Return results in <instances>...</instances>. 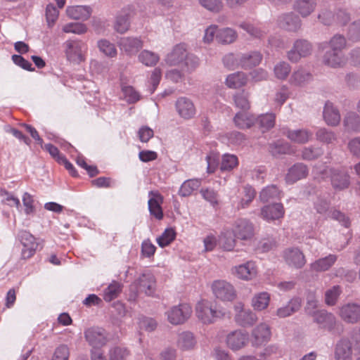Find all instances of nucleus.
<instances>
[{
    "label": "nucleus",
    "instance_id": "1",
    "mask_svg": "<svg viewBox=\"0 0 360 360\" xmlns=\"http://www.w3.org/2000/svg\"><path fill=\"white\" fill-rule=\"evenodd\" d=\"M195 313L198 321L204 325H211L224 319L228 313L223 308H218L212 301L202 299L195 306Z\"/></svg>",
    "mask_w": 360,
    "mask_h": 360
},
{
    "label": "nucleus",
    "instance_id": "2",
    "mask_svg": "<svg viewBox=\"0 0 360 360\" xmlns=\"http://www.w3.org/2000/svg\"><path fill=\"white\" fill-rule=\"evenodd\" d=\"M166 63L169 65H181L186 68L187 70L194 68L198 64V59L193 56H188L185 44L176 45L166 58Z\"/></svg>",
    "mask_w": 360,
    "mask_h": 360
},
{
    "label": "nucleus",
    "instance_id": "3",
    "mask_svg": "<svg viewBox=\"0 0 360 360\" xmlns=\"http://www.w3.org/2000/svg\"><path fill=\"white\" fill-rule=\"evenodd\" d=\"M346 46V40L341 35L334 36L330 41V50L333 51V56L338 57V59H331L332 53L326 52L323 57V62L333 68L341 66L345 63V58L342 54V50Z\"/></svg>",
    "mask_w": 360,
    "mask_h": 360
},
{
    "label": "nucleus",
    "instance_id": "4",
    "mask_svg": "<svg viewBox=\"0 0 360 360\" xmlns=\"http://www.w3.org/2000/svg\"><path fill=\"white\" fill-rule=\"evenodd\" d=\"M165 314L167 320L172 325H182L191 317L193 309L190 304L183 302L171 307Z\"/></svg>",
    "mask_w": 360,
    "mask_h": 360
},
{
    "label": "nucleus",
    "instance_id": "5",
    "mask_svg": "<svg viewBox=\"0 0 360 360\" xmlns=\"http://www.w3.org/2000/svg\"><path fill=\"white\" fill-rule=\"evenodd\" d=\"M65 53L68 61L79 64L86 60V44L80 40H67L65 44Z\"/></svg>",
    "mask_w": 360,
    "mask_h": 360
},
{
    "label": "nucleus",
    "instance_id": "6",
    "mask_svg": "<svg viewBox=\"0 0 360 360\" xmlns=\"http://www.w3.org/2000/svg\"><path fill=\"white\" fill-rule=\"evenodd\" d=\"M211 288L216 298L223 302H232L236 298L237 294L234 286L226 281H214Z\"/></svg>",
    "mask_w": 360,
    "mask_h": 360
},
{
    "label": "nucleus",
    "instance_id": "7",
    "mask_svg": "<svg viewBox=\"0 0 360 360\" xmlns=\"http://www.w3.org/2000/svg\"><path fill=\"white\" fill-rule=\"evenodd\" d=\"M317 173L322 175V178L330 176L332 185L335 189L342 190L348 187L349 176L345 171L331 168L319 169Z\"/></svg>",
    "mask_w": 360,
    "mask_h": 360
},
{
    "label": "nucleus",
    "instance_id": "8",
    "mask_svg": "<svg viewBox=\"0 0 360 360\" xmlns=\"http://www.w3.org/2000/svg\"><path fill=\"white\" fill-rule=\"evenodd\" d=\"M131 288H135L139 292L152 296L156 289L155 276L149 271L144 272L131 284Z\"/></svg>",
    "mask_w": 360,
    "mask_h": 360
},
{
    "label": "nucleus",
    "instance_id": "9",
    "mask_svg": "<svg viewBox=\"0 0 360 360\" xmlns=\"http://www.w3.org/2000/svg\"><path fill=\"white\" fill-rule=\"evenodd\" d=\"M18 237L23 246L21 252V259L26 260L32 257L39 245L36 238L26 231H20Z\"/></svg>",
    "mask_w": 360,
    "mask_h": 360
},
{
    "label": "nucleus",
    "instance_id": "10",
    "mask_svg": "<svg viewBox=\"0 0 360 360\" xmlns=\"http://www.w3.org/2000/svg\"><path fill=\"white\" fill-rule=\"evenodd\" d=\"M231 271L236 277L243 281H251L255 278L258 274L257 266L252 261L236 266Z\"/></svg>",
    "mask_w": 360,
    "mask_h": 360
},
{
    "label": "nucleus",
    "instance_id": "11",
    "mask_svg": "<svg viewBox=\"0 0 360 360\" xmlns=\"http://www.w3.org/2000/svg\"><path fill=\"white\" fill-rule=\"evenodd\" d=\"M235 321L242 326H251L254 324L257 317L256 314L250 309H245L242 302H238L234 306Z\"/></svg>",
    "mask_w": 360,
    "mask_h": 360
},
{
    "label": "nucleus",
    "instance_id": "12",
    "mask_svg": "<svg viewBox=\"0 0 360 360\" xmlns=\"http://www.w3.org/2000/svg\"><path fill=\"white\" fill-rule=\"evenodd\" d=\"M338 315L346 323H357L360 321V305L355 303L344 304L340 307Z\"/></svg>",
    "mask_w": 360,
    "mask_h": 360
},
{
    "label": "nucleus",
    "instance_id": "13",
    "mask_svg": "<svg viewBox=\"0 0 360 360\" xmlns=\"http://www.w3.org/2000/svg\"><path fill=\"white\" fill-rule=\"evenodd\" d=\"M232 232L236 238L247 240L253 237L254 227L249 221L240 219L235 222Z\"/></svg>",
    "mask_w": 360,
    "mask_h": 360
},
{
    "label": "nucleus",
    "instance_id": "14",
    "mask_svg": "<svg viewBox=\"0 0 360 360\" xmlns=\"http://www.w3.org/2000/svg\"><path fill=\"white\" fill-rule=\"evenodd\" d=\"M84 336L93 349L103 347L108 342L105 332L102 328H89L84 332Z\"/></svg>",
    "mask_w": 360,
    "mask_h": 360
},
{
    "label": "nucleus",
    "instance_id": "15",
    "mask_svg": "<svg viewBox=\"0 0 360 360\" xmlns=\"http://www.w3.org/2000/svg\"><path fill=\"white\" fill-rule=\"evenodd\" d=\"M149 200L148 202L149 212L155 219L161 220L163 218L162 204L163 196L157 191H151L148 193Z\"/></svg>",
    "mask_w": 360,
    "mask_h": 360
},
{
    "label": "nucleus",
    "instance_id": "16",
    "mask_svg": "<svg viewBox=\"0 0 360 360\" xmlns=\"http://www.w3.org/2000/svg\"><path fill=\"white\" fill-rule=\"evenodd\" d=\"M285 214V210L281 203H274L264 206L261 209V217L267 221H275L282 219Z\"/></svg>",
    "mask_w": 360,
    "mask_h": 360
},
{
    "label": "nucleus",
    "instance_id": "17",
    "mask_svg": "<svg viewBox=\"0 0 360 360\" xmlns=\"http://www.w3.org/2000/svg\"><path fill=\"white\" fill-rule=\"evenodd\" d=\"M285 262L290 266L300 269L306 264L303 252L298 248H288L283 252Z\"/></svg>",
    "mask_w": 360,
    "mask_h": 360
},
{
    "label": "nucleus",
    "instance_id": "18",
    "mask_svg": "<svg viewBox=\"0 0 360 360\" xmlns=\"http://www.w3.org/2000/svg\"><path fill=\"white\" fill-rule=\"evenodd\" d=\"M135 14V11L133 6H128L122 9L118 15L117 16L115 23V29L120 33H124L129 30V20Z\"/></svg>",
    "mask_w": 360,
    "mask_h": 360
},
{
    "label": "nucleus",
    "instance_id": "19",
    "mask_svg": "<svg viewBox=\"0 0 360 360\" xmlns=\"http://www.w3.org/2000/svg\"><path fill=\"white\" fill-rule=\"evenodd\" d=\"M176 109L179 116L184 120L193 118L196 113V109L193 103L185 97H181L177 99Z\"/></svg>",
    "mask_w": 360,
    "mask_h": 360
},
{
    "label": "nucleus",
    "instance_id": "20",
    "mask_svg": "<svg viewBox=\"0 0 360 360\" xmlns=\"http://www.w3.org/2000/svg\"><path fill=\"white\" fill-rule=\"evenodd\" d=\"M248 340V335L240 330H236L227 335L226 344L232 350L243 348Z\"/></svg>",
    "mask_w": 360,
    "mask_h": 360
},
{
    "label": "nucleus",
    "instance_id": "21",
    "mask_svg": "<svg viewBox=\"0 0 360 360\" xmlns=\"http://www.w3.org/2000/svg\"><path fill=\"white\" fill-rule=\"evenodd\" d=\"M311 52V46L306 40H298L294 44L293 50L288 53V58L291 61L297 62L301 57H305Z\"/></svg>",
    "mask_w": 360,
    "mask_h": 360
},
{
    "label": "nucleus",
    "instance_id": "22",
    "mask_svg": "<svg viewBox=\"0 0 360 360\" xmlns=\"http://www.w3.org/2000/svg\"><path fill=\"white\" fill-rule=\"evenodd\" d=\"M271 330L268 325L260 323L252 332V342L255 345L266 343L271 338Z\"/></svg>",
    "mask_w": 360,
    "mask_h": 360
},
{
    "label": "nucleus",
    "instance_id": "23",
    "mask_svg": "<svg viewBox=\"0 0 360 360\" xmlns=\"http://www.w3.org/2000/svg\"><path fill=\"white\" fill-rule=\"evenodd\" d=\"M352 343L349 340L342 339L336 345L335 349V360H352Z\"/></svg>",
    "mask_w": 360,
    "mask_h": 360
},
{
    "label": "nucleus",
    "instance_id": "24",
    "mask_svg": "<svg viewBox=\"0 0 360 360\" xmlns=\"http://www.w3.org/2000/svg\"><path fill=\"white\" fill-rule=\"evenodd\" d=\"M119 46L128 55H132L143 47V41L139 38L124 37L119 41Z\"/></svg>",
    "mask_w": 360,
    "mask_h": 360
},
{
    "label": "nucleus",
    "instance_id": "25",
    "mask_svg": "<svg viewBox=\"0 0 360 360\" xmlns=\"http://www.w3.org/2000/svg\"><path fill=\"white\" fill-rule=\"evenodd\" d=\"M308 174V169L307 167L302 164L294 165L290 168L286 175V181L290 184H293L297 181L305 178Z\"/></svg>",
    "mask_w": 360,
    "mask_h": 360
},
{
    "label": "nucleus",
    "instance_id": "26",
    "mask_svg": "<svg viewBox=\"0 0 360 360\" xmlns=\"http://www.w3.org/2000/svg\"><path fill=\"white\" fill-rule=\"evenodd\" d=\"M66 13L70 18L85 20L90 17L91 9L86 6H72L67 8Z\"/></svg>",
    "mask_w": 360,
    "mask_h": 360
},
{
    "label": "nucleus",
    "instance_id": "27",
    "mask_svg": "<svg viewBox=\"0 0 360 360\" xmlns=\"http://www.w3.org/2000/svg\"><path fill=\"white\" fill-rule=\"evenodd\" d=\"M323 118L326 122L329 125L335 126L340 123V115L338 110L335 109L330 102H327L325 105Z\"/></svg>",
    "mask_w": 360,
    "mask_h": 360
},
{
    "label": "nucleus",
    "instance_id": "28",
    "mask_svg": "<svg viewBox=\"0 0 360 360\" xmlns=\"http://www.w3.org/2000/svg\"><path fill=\"white\" fill-rule=\"evenodd\" d=\"M286 136L292 142L304 144L310 140L312 133L307 129L288 130Z\"/></svg>",
    "mask_w": 360,
    "mask_h": 360
},
{
    "label": "nucleus",
    "instance_id": "29",
    "mask_svg": "<svg viewBox=\"0 0 360 360\" xmlns=\"http://www.w3.org/2000/svg\"><path fill=\"white\" fill-rule=\"evenodd\" d=\"M314 321L323 328L330 329L335 323V318L331 313H328L325 310H319L312 314Z\"/></svg>",
    "mask_w": 360,
    "mask_h": 360
},
{
    "label": "nucleus",
    "instance_id": "30",
    "mask_svg": "<svg viewBox=\"0 0 360 360\" xmlns=\"http://www.w3.org/2000/svg\"><path fill=\"white\" fill-rule=\"evenodd\" d=\"M271 297L267 292L256 293L252 298L251 305L255 311H262L269 304Z\"/></svg>",
    "mask_w": 360,
    "mask_h": 360
},
{
    "label": "nucleus",
    "instance_id": "31",
    "mask_svg": "<svg viewBox=\"0 0 360 360\" xmlns=\"http://www.w3.org/2000/svg\"><path fill=\"white\" fill-rule=\"evenodd\" d=\"M235 124L240 129H248L251 127L255 122V119L249 112L243 111L236 113L233 119Z\"/></svg>",
    "mask_w": 360,
    "mask_h": 360
},
{
    "label": "nucleus",
    "instance_id": "32",
    "mask_svg": "<svg viewBox=\"0 0 360 360\" xmlns=\"http://www.w3.org/2000/svg\"><path fill=\"white\" fill-rule=\"evenodd\" d=\"M316 3L315 0H297L294 9L302 16L306 17L310 15L315 9Z\"/></svg>",
    "mask_w": 360,
    "mask_h": 360
},
{
    "label": "nucleus",
    "instance_id": "33",
    "mask_svg": "<svg viewBox=\"0 0 360 360\" xmlns=\"http://www.w3.org/2000/svg\"><path fill=\"white\" fill-rule=\"evenodd\" d=\"M337 257L334 255L316 260L311 264V269L315 271H325L328 270L335 262Z\"/></svg>",
    "mask_w": 360,
    "mask_h": 360
},
{
    "label": "nucleus",
    "instance_id": "34",
    "mask_svg": "<svg viewBox=\"0 0 360 360\" xmlns=\"http://www.w3.org/2000/svg\"><path fill=\"white\" fill-rule=\"evenodd\" d=\"M196 341L193 334L191 332H183L179 336L177 341L178 347L183 350H190L195 347Z\"/></svg>",
    "mask_w": 360,
    "mask_h": 360
},
{
    "label": "nucleus",
    "instance_id": "35",
    "mask_svg": "<svg viewBox=\"0 0 360 360\" xmlns=\"http://www.w3.org/2000/svg\"><path fill=\"white\" fill-rule=\"evenodd\" d=\"M247 82V77L244 73L238 72L229 75L226 84L229 88L238 89L244 86Z\"/></svg>",
    "mask_w": 360,
    "mask_h": 360
},
{
    "label": "nucleus",
    "instance_id": "36",
    "mask_svg": "<svg viewBox=\"0 0 360 360\" xmlns=\"http://www.w3.org/2000/svg\"><path fill=\"white\" fill-rule=\"evenodd\" d=\"M200 181L198 179H189L184 181L179 190V195L182 197L191 195L194 191L200 186Z\"/></svg>",
    "mask_w": 360,
    "mask_h": 360
},
{
    "label": "nucleus",
    "instance_id": "37",
    "mask_svg": "<svg viewBox=\"0 0 360 360\" xmlns=\"http://www.w3.org/2000/svg\"><path fill=\"white\" fill-rule=\"evenodd\" d=\"M216 38L219 43L231 44L236 39L237 34L231 28H224L217 31Z\"/></svg>",
    "mask_w": 360,
    "mask_h": 360
},
{
    "label": "nucleus",
    "instance_id": "38",
    "mask_svg": "<svg viewBox=\"0 0 360 360\" xmlns=\"http://www.w3.org/2000/svg\"><path fill=\"white\" fill-rule=\"evenodd\" d=\"M130 355L127 348L120 346L112 347L108 353L109 360H129Z\"/></svg>",
    "mask_w": 360,
    "mask_h": 360
},
{
    "label": "nucleus",
    "instance_id": "39",
    "mask_svg": "<svg viewBox=\"0 0 360 360\" xmlns=\"http://www.w3.org/2000/svg\"><path fill=\"white\" fill-rule=\"evenodd\" d=\"M233 236H234L233 232L227 230L221 233L219 236V244L224 250L230 251L233 249L236 240Z\"/></svg>",
    "mask_w": 360,
    "mask_h": 360
},
{
    "label": "nucleus",
    "instance_id": "40",
    "mask_svg": "<svg viewBox=\"0 0 360 360\" xmlns=\"http://www.w3.org/2000/svg\"><path fill=\"white\" fill-rule=\"evenodd\" d=\"M262 58V56L259 53L253 52L251 54L243 56L240 60V64L244 68H250L259 65Z\"/></svg>",
    "mask_w": 360,
    "mask_h": 360
},
{
    "label": "nucleus",
    "instance_id": "41",
    "mask_svg": "<svg viewBox=\"0 0 360 360\" xmlns=\"http://www.w3.org/2000/svg\"><path fill=\"white\" fill-rule=\"evenodd\" d=\"M122 291V285L118 282L111 283L103 292V299L106 302H110L118 297Z\"/></svg>",
    "mask_w": 360,
    "mask_h": 360
},
{
    "label": "nucleus",
    "instance_id": "42",
    "mask_svg": "<svg viewBox=\"0 0 360 360\" xmlns=\"http://www.w3.org/2000/svg\"><path fill=\"white\" fill-rule=\"evenodd\" d=\"M281 26L288 31H296L300 27V20L293 14H288L283 17Z\"/></svg>",
    "mask_w": 360,
    "mask_h": 360
},
{
    "label": "nucleus",
    "instance_id": "43",
    "mask_svg": "<svg viewBox=\"0 0 360 360\" xmlns=\"http://www.w3.org/2000/svg\"><path fill=\"white\" fill-rule=\"evenodd\" d=\"M176 238V232L172 228H167L162 233L160 236L157 238V243L161 248H165L171 244Z\"/></svg>",
    "mask_w": 360,
    "mask_h": 360
},
{
    "label": "nucleus",
    "instance_id": "44",
    "mask_svg": "<svg viewBox=\"0 0 360 360\" xmlns=\"http://www.w3.org/2000/svg\"><path fill=\"white\" fill-rule=\"evenodd\" d=\"M159 59L158 54L148 50H143L139 55V60L146 66L155 65Z\"/></svg>",
    "mask_w": 360,
    "mask_h": 360
},
{
    "label": "nucleus",
    "instance_id": "45",
    "mask_svg": "<svg viewBox=\"0 0 360 360\" xmlns=\"http://www.w3.org/2000/svg\"><path fill=\"white\" fill-rule=\"evenodd\" d=\"M344 125L349 131L360 129V117L355 112H349L344 119Z\"/></svg>",
    "mask_w": 360,
    "mask_h": 360
},
{
    "label": "nucleus",
    "instance_id": "46",
    "mask_svg": "<svg viewBox=\"0 0 360 360\" xmlns=\"http://www.w3.org/2000/svg\"><path fill=\"white\" fill-rule=\"evenodd\" d=\"M98 47L100 51L108 57L113 58L117 56V49L115 45L106 39L98 41Z\"/></svg>",
    "mask_w": 360,
    "mask_h": 360
},
{
    "label": "nucleus",
    "instance_id": "47",
    "mask_svg": "<svg viewBox=\"0 0 360 360\" xmlns=\"http://www.w3.org/2000/svg\"><path fill=\"white\" fill-rule=\"evenodd\" d=\"M259 198L262 201L268 202L273 199L279 198L280 193L276 186H269L261 191Z\"/></svg>",
    "mask_w": 360,
    "mask_h": 360
},
{
    "label": "nucleus",
    "instance_id": "48",
    "mask_svg": "<svg viewBox=\"0 0 360 360\" xmlns=\"http://www.w3.org/2000/svg\"><path fill=\"white\" fill-rule=\"evenodd\" d=\"M238 165V159L234 155L225 154L222 157L221 163V170L230 171L237 167Z\"/></svg>",
    "mask_w": 360,
    "mask_h": 360
},
{
    "label": "nucleus",
    "instance_id": "49",
    "mask_svg": "<svg viewBox=\"0 0 360 360\" xmlns=\"http://www.w3.org/2000/svg\"><path fill=\"white\" fill-rule=\"evenodd\" d=\"M122 92L129 103H134L140 99L139 94L131 86H122Z\"/></svg>",
    "mask_w": 360,
    "mask_h": 360
},
{
    "label": "nucleus",
    "instance_id": "50",
    "mask_svg": "<svg viewBox=\"0 0 360 360\" xmlns=\"http://www.w3.org/2000/svg\"><path fill=\"white\" fill-rule=\"evenodd\" d=\"M257 122L263 131L268 130L275 124V115L273 113L262 115L258 117Z\"/></svg>",
    "mask_w": 360,
    "mask_h": 360
},
{
    "label": "nucleus",
    "instance_id": "51",
    "mask_svg": "<svg viewBox=\"0 0 360 360\" xmlns=\"http://www.w3.org/2000/svg\"><path fill=\"white\" fill-rule=\"evenodd\" d=\"M340 293L341 290L338 285L326 290L325 293L326 304L330 306L335 305Z\"/></svg>",
    "mask_w": 360,
    "mask_h": 360
},
{
    "label": "nucleus",
    "instance_id": "52",
    "mask_svg": "<svg viewBox=\"0 0 360 360\" xmlns=\"http://www.w3.org/2000/svg\"><path fill=\"white\" fill-rule=\"evenodd\" d=\"M86 30V25L79 22H70L63 27V31L65 33L82 34L85 33Z\"/></svg>",
    "mask_w": 360,
    "mask_h": 360
},
{
    "label": "nucleus",
    "instance_id": "53",
    "mask_svg": "<svg viewBox=\"0 0 360 360\" xmlns=\"http://www.w3.org/2000/svg\"><path fill=\"white\" fill-rule=\"evenodd\" d=\"M244 197L242 198L238 208H245L249 205L255 197V191L251 186L244 187Z\"/></svg>",
    "mask_w": 360,
    "mask_h": 360
},
{
    "label": "nucleus",
    "instance_id": "54",
    "mask_svg": "<svg viewBox=\"0 0 360 360\" xmlns=\"http://www.w3.org/2000/svg\"><path fill=\"white\" fill-rule=\"evenodd\" d=\"M290 72V65L285 63H280L274 68V72L276 77L279 79H285Z\"/></svg>",
    "mask_w": 360,
    "mask_h": 360
},
{
    "label": "nucleus",
    "instance_id": "55",
    "mask_svg": "<svg viewBox=\"0 0 360 360\" xmlns=\"http://www.w3.org/2000/svg\"><path fill=\"white\" fill-rule=\"evenodd\" d=\"M234 101L236 107L240 108L243 111L248 110L250 107L248 96L243 91L235 95Z\"/></svg>",
    "mask_w": 360,
    "mask_h": 360
},
{
    "label": "nucleus",
    "instance_id": "56",
    "mask_svg": "<svg viewBox=\"0 0 360 360\" xmlns=\"http://www.w3.org/2000/svg\"><path fill=\"white\" fill-rule=\"evenodd\" d=\"M69 349L66 345H61L55 349L51 360H68Z\"/></svg>",
    "mask_w": 360,
    "mask_h": 360
},
{
    "label": "nucleus",
    "instance_id": "57",
    "mask_svg": "<svg viewBox=\"0 0 360 360\" xmlns=\"http://www.w3.org/2000/svg\"><path fill=\"white\" fill-rule=\"evenodd\" d=\"M327 217L333 219L337 220L345 226L349 227L350 222L349 219L341 212L336 210H330L327 212Z\"/></svg>",
    "mask_w": 360,
    "mask_h": 360
},
{
    "label": "nucleus",
    "instance_id": "58",
    "mask_svg": "<svg viewBox=\"0 0 360 360\" xmlns=\"http://www.w3.org/2000/svg\"><path fill=\"white\" fill-rule=\"evenodd\" d=\"M202 6L214 12H219L223 6L220 0H199Z\"/></svg>",
    "mask_w": 360,
    "mask_h": 360
},
{
    "label": "nucleus",
    "instance_id": "59",
    "mask_svg": "<svg viewBox=\"0 0 360 360\" xmlns=\"http://www.w3.org/2000/svg\"><path fill=\"white\" fill-rule=\"evenodd\" d=\"M310 77L311 75L309 74L305 73L302 70H297L292 74L290 78V83L294 85H300Z\"/></svg>",
    "mask_w": 360,
    "mask_h": 360
},
{
    "label": "nucleus",
    "instance_id": "60",
    "mask_svg": "<svg viewBox=\"0 0 360 360\" xmlns=\"http://www.w3.org/2000/svg\"><path fill=\"white\" fill-rule=\"evenodd\" d=\"M58 11L52 4L48 5L46 9V20L49 27H51L57 20L58 17Z\"/></svg>",
    "mask_w": 360,
    "mask_h": 360
},
{
    "label": "nucleus",
    "instance_id": "61",
    "mask_svg": "<svg viewBox=\"0 0 360 360\" xmlns=\"http://www.w3.org/2000/svg\"><path fill=\"white\" fill-rule=\"evenodd\" d=\"M22 202L25 207V212L30 214L34 212L35 208L34 205L33 197L28 193H25L22 195Z\"/></svg>",
    "mask_w": 360,
    "mask_h": 360
},
{
    "label": "nucleus",
    "instance_id": "62",
    "mask_svg": "<svg viewBox=\"0 0 360 360\" xmlns=\"http://www.w3.org/2000/svg\"><path fill=\"white\" fill-rule=\"evenodd\" d=\"M317 139L324 143H332L335 140V134L325 129H321L316 132Z\"/></svg>",
    "mask_w": 360,
    "mask_h": 360
},
{
    "label": "nucleus",
    "instance_id": "63",
    "mask_svg": "<svg viewBox=\"0 0 360 360\" xmlns=\"http://www.w3.org/2000/svg\"><path fill=\"white\" fill-rule=\"evenodd\" d=\"M318 307V301L316 299L315 294L313 292L308 293L307 296L306 310L309 314H314L315 309Z\"/></svg>",
    "mask_w": 360,
    "mask_h": 360
},
{
    "label": "nucleus",
    "instance_id": "64",
    "mask_svg": "<svg viewBox=\"0 0 360 360\" xmlns=\"http://www.w3.org/2000/svg\"><path fill=\"white\" fill-rule=\"evenodd\" d=\"M349 34L352 40H360V20L351 25L349 30Z\"/></svg>",
    "mask_w": 360,
    "mask_h": 360
}]
</instances>
